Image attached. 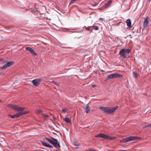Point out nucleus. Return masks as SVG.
<instances>
[{"mask_svg": "<svg viewBox=\"0 0 151 151\" xmlns=\"http://www.w3.org/2000/svg\"><path fill=\"white\" fill-rule=\"evenodd\" d=\"M118 108V106H116L113 108L101 107H100L99 109L105 114H111L116 111Z\"/></svg>", "mask_w": 151, "mask_h": 151, "instance_id": "obj_1", "label": "nucleus"}, {"mask_svg": "<svg viewBox=\"0 0 151 151\" xmlns=\"http://www.w3.org/2000/svg\"><path fill=\"white\" fill-rule=\"evenodd\" d=\"M52 139L47 137L44 138V139L47 140L49 142L52 144L55 147H60V144L57 139L52 137Z\"/></svg>", "mask_w": 151, "mask_h": 151, "instance_id": "obj_2", "label": "nucleus"}, {"mask_svg": "<svg viewBox=\"0 0 151 151\" xmlns=\"http://www.w3.org/2000/svg\"><path fill=\"white\" fill-rule=\"evenodd\" d=\"M139 139V137L134 136H130L121 140L120 141V142L121 143H126L130 141L137 140Z\"/></svg>", "mask_w": 151, "mask_h": 151, "instance_id": "obj_3", "label": "nucleus"}, {"mask_svg": "<svg viewBox=\"0 0 151 151\" xmlns=\"http://www.w3.org/2000/svg\"><path fill=\"white\" fill-rule=\"evenodd\" d=\"M96 137L102 138L106 139H109L110 140H113L115 139L116 138L114 137H111L108 136L107 135L104 134H99L95 136Z\"/></svg>", "mask_w": 151, "mask_h": 151, "instance_id": "obj_4", "label": "nucleus"}, {"mask_svg": "<svg viewBox=\"0 0 151 151\" xmlns=\"http://www.w3.org/2000/svg\"><path fill=\"white\" fill-rule=\"evenodd\" d=\"M26 113V111H22L12 115L9 114V116L12 118H14L18 117L21 116L25 114Z\"/></svg>", "mask_w": 151, "mask_h": 151, "instance_id": "obj_5", "label": "nucleus"}, {"mask_svg": "<svg viewBox=\"0 0 151 151\" xmlns=\"http://www.w3.org/2000/svg\"><path fill=\"white\" fill-rule=\"evenodd\" d=\"M12 109L14 110H16L18 111H23L24 110L25 108L24 107H22L18 106L17 105H13Z\"/></svg>", "mask_w": 151, "mask_h": 151, "instance_id": "obj_6", "label": "nucleus"}, {"mask_svg": "<svg viewBox=\"0 0 151 151\" xmlns=\"http://www.w3.org/2000/svg\"><path fill=\"white\" fill-rule=\"evenodd\" d=\"M42 81V79H37L33 80L32 82L34 86H37L40 84Z\"/></svg>", "mask_w": 151, "mask_h": 151, "instance_id": "obj_7", "label": "nucleus"}, {"mask_svg": "<svg viewBox=\"0 0 151 151\" xmlns=\"http://www.w3.org/2000/svg\"><path fill=\"white\" fill-rule=\"evenodd\" d=\"M148 17H147L144 19L143 22V27L144 28H145L147 26V24L149 22L148 20Z\"/></svg>", "mask_w": 151, "mask_h": 151, "instance_id": "obj_8", "label": "nucleus"}, {"mask_svg": "<svg viewBox=\"0 0 151 151\" xmlns=\"http://www.w3.org/2000/svg\"><path fill=\"white\" fill-rule=\"evenodd\" d=\"M26 50L30 52L32 54L34 55H37V54L35 52V50L32 48L29 47H27L26 48Z\"/></svg>", "mask_w": 151, "mask_h": 151, "instance_id": "obj_9", "label": "nucleus"}, {"mask_svg": "<svg viewBox=\"0 0 151 151\" xmlns=\"http://www.w3.org/2000/svg\"><path fill=\"white\" fill-rule=\"evenodd\" d=\"M119 54L121 56L124 58H125L126 57L125 55V50L122 49L119 52Z\"/></svg>", "mask_w": 151, "mask_h": 151, "instance_id": "obj_10", "label": "nucleus"}, {"mask_svg": "<svg viewBox=\"0 0 151 151\" xmlns=\"http://www.w3.org/2000/svg\"><path fill=\"white\" fill-rule=\"evenodd\" d=\"M112 2V1L111 0H110L106 3L103 6V8L106 9L111 4Z\"/></svg>", "mask_w": 151, "mask_h": 151, "instance_id": "obj_11", "label": "nucleus"}, {"mask_svg": "<svg viewBox=\"0 0 151 151\" xmlns=\"http://www.w3.org/2000/svg\"><path fill=\"white\" fill-rule=\"evenodd\" d=\"M86 113H89L90 111V107L89 106L88 104H87L85 106L83 107Z\"/></svg>", "mask_w": 151, "mask_h": 151, "instance_id": "obj_12", "label": "nucleus"}, {"mask_svg": "<svg viewBox=\"0 0 151 151\" xmlns=\"http://www.w3.org/2000/svg\"><path fill=\"white\" fill-rule=\"evenodd\" d=\"M40 142L42 145L47 147L52 148L53 147V146L49 144H47L43 141H40Z\"/></svg>", "mask_w": 151, "mask_h": 151, "instance_id": "obj_13", "label": "nucleus"}, {"mask_svg": "<svg viewBox=\"0 0 151 151\" xmlns=\"http://www.w3.org/2000/svg\"><path fill=\"white\" fill-rule=\"evenodd\" d=\"M127 25L128 27L129 28H131L132 27L131 25V22L130 19H128L126 21Z\"/></svg>", "mask_w": 151, "mask_h": 151, "instance_id": "obj_14", "label": "nucleus"}, {"mask_svg": "<svg viewBox=\"0 0 151 151\" xmlns=\"http://www.w3.org/2000/svg\"><path fill=\"white\" fill-rule=\"evenodd\" d=\"M114 74H111L110 75H108L106 78L105 81H107L109 79L114 78Z\"/></svg>", "mask_w": 151, "mask_h": 151, "instance_id": "obj_15", "label": "nucleus"}, {"mask_svg": "<svg viewBox=\"0 0 151 151\" xmlns=\"http://www.w3.org/2000/svg\"><path fill=\"white\" fill-rule=\"evenodd\" d=\"M114 75V78H121L122 77V75L121 74L116 73H113Z\"/></svg>", "mask_w": 151, "mask_h": 151, "instance_id": "obj_16", "label": "nucleus"}, {"mask_svg": "<svg viewBox=\"0 0 151 151\" xmlns=\"http://www.w3.org/2000/svg\"><path fill=\"white\" fill-rule=\"evenodd\" d=\"M7 65L8 67L10 66H12V65L14 64V63L13 62H7Z\"/></svg>", "mask_w": 151, "mask_h": 151, "instance_id": "obj_17", "label": "nucleus"}, {"mask_svg": "<svg viewBox=\"0 0 151 151\" xmlns=\"http://www.w3.org/2000/svg\"><path fill=\"white\" fill-rule=\"evenodd\" d=\"M64 120L65 122L68 123H69L71 122L69 118L68 117H65L64 118Z\"/></svg>", "mask_w": 151, "mask_h": 151, "instance_id": "obj_18", "label": "nucleus"}, {"mask_svg": "<svg viewBox=\"0 0 151 151\" xmlns=\"http://www.w3.org/2000/svg\"><path fill=\"white\" fill-rule=\"evenodd\" d=\"M133 74L134 77L135 78H137V74L136 72L134 71L133 72Z\"/></svg>", "mask_w": 151, "mask_h": 151, "instance_id": "obj_19", "label": "nucleus"}, {"mask_svg": "<svg viewBox=\"0 0 151 151\" xmlns=\"http://www.w3.org/2000/svg\"><path fill=\"white\" fill-rule=\"evenodd\" d=\"M8 67V66L7 65V64L6 63V64H4L3 66L1 67V68L2 69H4L6 68H7Z\"/></svg>", "mask_w": 151, "mask_h": 151, "instance_id": "obj_20", "label": "nucleus"}, {"mask_svg": "<svg viewBox=\"0 0 151 151\" xmlns=\"http://www.w3.org/2000/svg\"><path fill=\"white\" fill-rule=\"evenodd\" d=\"M13 104H8L6 105V106L9 108L12 109V105Z\"/></svg>", "mask_w": 151, "mask_h": 151, "instance_id": "obj_21", "label": "nucleus"}, {"mask_svg": "<svg viewBox=\"0 0 151 151\" xmlns=\"http://www.w3.org/2000/svg\"><path fill=\"white\" fill-rule=\"evenodd\" d=\"M150 127H151V124H149L144 127V128Z\"/></svg>", "mask_w": 151, "mask_h": 151, "instance_id": "obj_22", "label": "nucleus"}, {"mask_svg": "<svg viewBox=\"0 0 151 151\" xmlns=\"http://www.w3.org/2000/svg\"><path fill=\"white\" fill-rule=\"evenodd\" d=\"M43 116L44 118H47L49 116L47 114H43Z\"/></svg>", "mask_w": 151, "mask_h": 151, "instance_id": "obj_23", "label": "nucleus"}, {"mask_svg": "<svg viewBox=\"0 0 151 151\" xmlns=\"http://www.w3.org/2000/svg\"><path fill=\"white\" fill-rule=\"evenodd\" d=\"M130 49H128L127 50H125V53H127L128 54L130 52Z\"/></svg>", "mask_w": 151, "mask_h": 151, "instance_id": "obj_24", "label": "nucleus"}, {"mask_svg": "<svg viewBox=\"0 0 151 151\" xmlns=\"http://www.w3.org/2000/svg\"><path fill=\"white\" fill-rule=\"evenodd\" d=\"M93 28L96 30H98L99 29V27L97 26H93Z\"/></svg>", "mask_w": 151, "mask_h": 151, "instance_id": "obj_25", "label": "nucleus"}, {"mask_svg": "<svg viewBox=\"0 0 151 151\" xmlns=\"http://www.w3.org/2000/svg\"><path fill=\"white\" fill-rule=\"evenodd\" d=\"M42 110H37V114H39L42 113Z\"/></svg>", "mask_w": 151, "mask_h": 151, "instance_id": "obj_26", "label": "nucleus"}, {"mask_svg": "<svg viewBox=\"0 0 151 151\" xmlns=\"http://www.w3.org/2000/svg\"><path fill=\"white\" fill-rule=\"evenodd\" d=\"M68 110V109L66 108H65V109H62V111L64 112V113H65L66 112H67V111Z\"/></svg>", "mask_w": 151, "mask_h": 151, "instance_id": "obj_27", "label": "nucleus"}, {"mask_svg": "<svg viewBox=\"0 0 151 151\" xmlns=\"http://www.w3.org/2000/svg\"><path fill=\"white\" fill-rule=\"evenodd\" d=\"M53 82L57 86H59V84L58 83L56 82L55 81H53Z\"/></svg>", "mask_w": 151, "mask_h": 151, "instance_id": "obj_28", "label": "nucleus"}, {"mask_svg": "<svg viewBox=\"0 0 151 151\" xmlns=\"http://www.w3.org/2000/svg\"><path fill=\"white\" fill-rule=\"evenodd\" d=\"M86 30L90 31L91 32H92V29H90V28L89 27H86Z\"/></svg>", "mask_w": 151, "mask_h": 151, "instance_id": "obj_29", "label": "nucleus"}, {"mask_svg": "<svg viewBox=\"0 0 151 151\" xmlns=\"http://www.w3.org/2000/svg\"><path fill=\"white\" fill-rule=\"evenodd\" d=\"M77 0H72L70 3V4H73L74 2H75Z\"/></svg>", "mask_w": 151, "mask_h": 151, "instance_id": "obj_30", "label": "nucleus"}, {"mask_svg": "<svg viewBox=\"0 0 151 151\" xmlns=\"http://www.w3.org/2000/svg\"><path fill=\"white\" fill-rule=\"evenodd\" d=\"M104 19L102 18H100L99 19V20L100 21H102L104 20Z\"/></svg>", "mask_w": 151, "mask_h": 151, "instance_id": "obj_31", "label": "nucleus"}, {"mask_svg": "<svg viewBox=\"0 0 151 151\" xmlns=\"http://www.w3.org/2000/svg\"><path fill=\"white\" fill-rule=\"evenodd\" d=\"M95 86H96V85H95L93 84V85H92V87H95Z\"/></svg>", "mask_w": 151, "mask_h": 151, "instance_id": "obj_32", "label": "nucleus"}, {"mask_svg": "<svg viewBox=\"0 0 151 151\" xmlns=\"http://www.w3.org/2000/svg\"><path fill=\"white\" fill-rule=\"evenodd\" d=\"M3 60V58H0V61H2Z\"/></svg>", "mask_w": 151, "mask_h": 151, "instance_id": "obj_33", "label": "nucleus"}, {"mask_svg": "<svg viewBox=\"0 0 151 151\" xmlns=\"http://www.w3.org/2000/svg\"><path fill=\"white\" fill-rule=\"evenodd\" d=\"M88 151H95V150H90Z\"/></svg>", "mask_w": 151, "mask_h": 151, "instance_id": "obj_34", "label": "nucleus"}, {"mask_svg": "<svg viewBox=\"0 0 151 151\" xmlns=\"http://www.w3.org/2000/svg\"><path fill=\"white\" fill-rule=\"evenodd\" d=\"M97 5V4H95L94 5H93V6H96V5Z\"/></svg>", "mask_w": 151, "mask_h": 151, "instance_id": "obj_35", "label": "nucleus"}, {"mask_svg": "<svg viewBox=\"0 0 151 151\" xmlns=\"http://www.w3.org/2000/svg\"><path fill=\"white\" fill-rule=\"evenodd\" d=\"M35 10L36 11H37V9L36 8Z\"/></svg>", "mask_w": 151, "mask_h": 151, "instance_id": "obj_36", "label": "nucleus"}, {"mask_svg": "<svg viewBox=\"0 0 151 151\" xmlns=\"http://www.w3.org/2000/svg\"><path fill=\"white\" fill-rule=\"evenodd\" d=\"M70 32H73V31H70Z\"/></svg>", "mask_w": 151, "mask_h": 151, "instance_id": "obj_37", "label": "nucleus"}, {"mask_svg": "<svg viewBox=\"0 0 151 151\" xmlns=\"http://www.w3.org/2000/svg\"><path fill=\"white\" fill-rule=\"evenodd\" d=\"M55 151H58V150H55Z\"/></svg>", "mask_w": 151, "mask_h": 151, "instance_id": "obj_38", "label": "nucleus"}, {"mask_svg": "<svg viewBox=\"0 0 151 151\" xmlns=\"http://www.w3.org/2000/svg\"><path fill=\"white\" fill-rule=\"evenodd\" d=\"M101 71V72H104V71L103 70H102Z\"/></svg>", "mask_w": 151, "mask_h": 151, "instance_id": "obj_39", "label": "nucleus"}, {"mask_svg": "<svg viewBox=\"0 0 151 151\" xmlns=\"http://www.w3.org/2000/svg\"><path fill=\"white\" fill-rule=\"evenodd\" d=\"M1 102V101L0 99V102Z\"/></svg>", "mask_w": 151, "mask_h": 151, "instance_id": "obj_40", "label": "nucleus"}, {"mask_svg": "<svg viewBox=\"0 0 151 151\" xmlns=\"http://www.w3.org/2000/svg\"><path fill=\"white\" fill-rule=\"evenodd\" d=\"M90 9H91V8H89Z\"/></svg>", "mask_w": 151, "mask_h": 151, "instance_id": "obj_41", "label": "nucleus"}, {"mask_svg": "<svg viewBox=\"0 0 151 151\" xmlns=\"http://www.w3.org/2000/svg\"><path fill=\"white\" fill-rule=\"evenodd\" d=\"M149 1H151V0H149Z\"/></svg>", "mask_w": 151, "mask_h": 151, "instance_id": "obj_42", "label": "nucleus"}]
</instances>
